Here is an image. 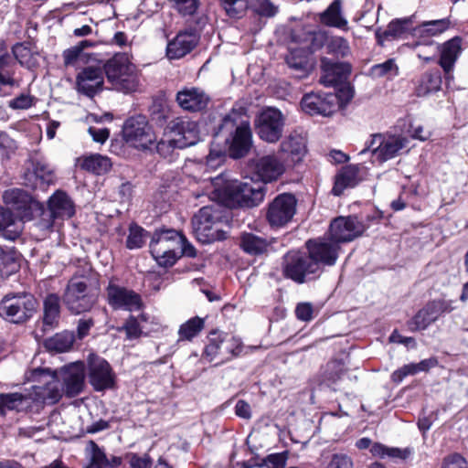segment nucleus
<instances>
[{
	"mask_svg": "<svg viewBox=\"0 0 468 468\" xmlns=\"http://www.w3.org/2000/svg\"><path fill=\"white\" fill-rule=\"evenodd\" d=\"M252 146V133L243 108H233L222 120L219 130L211 143L207 164L218 165L227 150L234 159L245 156Z\"/></svg>",
	"mask_w": 468,
	"mask_h": 468,
	"instance_id": "nucleus-1",
	"label": "nucleus"
},
{
	"mask_svg": "<svg viewBox=\"0 0 468 468\" xmlns=\"http://www.w3.org/2000/svg\"><path fill=\"white\" fill-rule=\"evenodd\" d=\"M103 72L114 90L134 91L139 85V72L127 53H116L103 65Z\"/></svg>",
	"mask_w": 468,
	"mask_h": 468,
	"instance_id": "nucleus-2",
	"label": "nucleus"
},
{
	"mask_svg": "<svg viewBox=\"0 0 468 468\" xmlns=\"http://www.w3.org/2000/svg\"><path fill=\"white\" fill-rule=\"evenodd\" d=\"M220 181H222L221 176L216 177L214 186L229 205L253 207L259 206L264 199L265 190L261 186H253L239 180H227L221 186Z\"/></svg>",
	"mask_w": 468,
	"mask_h": 468,
	"instance_id": "nucleus-3",
	"label": "nucleus"
},
{
	"mask_svg": "<svg viewBox=\"0 0 468 468\" xmlns=\"http://www.w3.org/2000/svg\"><path fill=\"white\" fill-rule=\"evenodd\" d=\"M37 302L28 292L7 293L0 301V316L14 323L27 321L37 311Z\"/></svg>",
	"mask_w": 468,
	"mask_h": 468,
	"instance_id": "nucleus-4",
	"label": "nucleus"
},
{
	"mask_svg": "<svg viewBox=\"0 0 468 468\" xmlns=\"http://www.w3.org/2000/svg\"><path fill=\"white\" fill-rule=\"evenodd\" d=\"M207 339L203 356L209 362L218 359V363H224L238 356L242 351L241 340L229 334L212 331Z\"/></svg>",
	"mask_w": 468,
	"mask_h": 468,
	"instance_id": "nucleus-5",
	"label": "nucleus"
},
{
	"mask_svg": "<svg viewBox=\"0 0 468 468\" xmlns=\"http://www.w3.org/2000/svg\"><path fill=\"white\" fill-rule=\"evenodd\" d=\"M63 301L73 314L89 312L97 303V296L90 290L87 279L72 277L66 288Z\"/></svg>",
	"mask_w": 468,
	"mask_h": 468,
	"instance_id": "nucleus-6",
	"label": "nucleus"
},
{
	"mask_svg": "<svg viewBox=\"0 0 468 468\" xmlns=\"http://www.w3.org/2000/svg\"><path fill=\"white\" fill-rule=\"evenodd\" d=\"M282 272L286 278L297 283L319 276L318 265L312 261L307 252L290 250L283 257Z\"/></svg>",
	"mask_w": 468,
	"mask_h": 468,
	"instance_id": "nucleus-7",
	"label": "nucleus"
},
{
	"mask_svg": "<svg viewBox=\"0 0 468 468\" xmlns=\"http://www.w3.org/2000/svg\"><path fill=\"white\" fill-rule=\"evenodd\" d=\"M453 300L444 298L429 301L408 322L410 331H422L435 323L441 315L452 313L455 307Z\"/></svg>",
	"mask_w": 468,
	"mask_h": 468,
	"instance_id": "nucleus-8",
	"label": "nucleus"
},
{
	"mask_svg": "<svg viewBox=\"0 0 468 468\" xmlns=\"http://www.w3.org/2000/svg\"><path fill=\"white\" fill-rule=\"evenodd\" d=\"M124 140L137 149H149L155 142V135L147 118L144 115L130 117L122 128Z\"/></svg>",
	"mask_w": 468,
	"mask_h": 468,
	"instance_id": "nucleus-9",
	"label": "nucleus"
},
{
	"mask_svg": "<svg viewBox=\"0 0 468 468\" xmlns=\"http://www.w3.org/2000/svg\"><path fill=\"white\" fill-rule=\"evenodd\" d=\"M297 199L292 194L278 195L268 206L266 219L272 228L287 225L296 213Z\"/></svg>",
	"mask_w": 468,
	"mask_h": 468,
	"instance_id": "nucleus-10",
	"label": "nucleus"
},
{
	"mask_svg": "<svg viewBox=\"0 0 468 468\" xmlns=\"http://www.w3.org/2000/svg\"><path fill=\"white\" fill-rule=\"evenodd\" d=\"M3 199L8 208L14 210L21 219L30 220L35 212L43 210V205L23 189H8L5 191Z\"/></svg>",
	"mask_w": 468,
	"mask_h": 468,
	"instance_id": "nucleus-11",
	"label": "nucleus"
},
{
	"mask_svg": "<svg viewBox=\"0 0 468 468\" xmlns=\"http://www.w3.org/2000/svg\"><path fill=\"white\" fill-rule=\"evenodd\" d=\"M287 167L286 161L278 153L257 157L250 163L254 176L263 183L278 180Z\"/></svg>",
	"mask_w": 468,
	"mask_h": 468,
	"instance_id": "nucleus-12",
	"label": "nucleus"
},
{
	"mask_svg": "<svg viewBox=\"0 0 468 468\" xmlns=\"http://www.w3.org/2000/svg\"><path fill=\"white\" fill-rule=\"evenodd\" d=\"M365 230V224L356 216L338 217L330 224L329 238L337 244L350 242Z\"/></svg>",
	"mask_w": 468,
	"mask_h": 468,
	"instance_id": "nucleus-13",
	"label": "nucleus"
},
{
	"mask_svg": "<svg viewBox=\"0 0 468 468\" xmlns=\"http://www.w3.org/2000/svg\"><path fill=\"white\" fill-rule=\"evenodd\" d=\"M89 382L96 391L112 388L115 375L110 364L102 357L90 355L88 358Z\"/></svg>",
	"mask_w": 468,
	"mask_h": 468,
	"instance_id": "nucleus-14",
	"label": "nucleus"
},
{
	"mask_svg": "<svg viewBox=\"0 0 468 468\" xmlns=\"http://www.w3.org/2000/svg\"><path fill=\"white\" fill-rule=\"evenodd\" d=\"M283 125L282 112L274 108L263 110L256 120L258 135L268 143H275L281 138Z\"/></svg>",
	"mask_w": 468,
	"mask_h": 468,
	"instance_id": "nucleus-15",
	"label": "nucleus"
},
{
	"mask_svg": "<svg viewBox=\"0 0 468 468\" xmlns=\"http://www.w3.org/2000/svg\"><path fill=\"white\" fill-rule=\"evenodd\" d=\"M305 246L312 261H315L318 265L319 275L323 272L324 266H333L335 264L340 248L332 239H309L306 241Z\"/></svg>",
	"mask_w": 468,
	"mask_h": 468,
	"instance_id": "nucleus-16",
	"label": "nucleus"
},
{
	"mask_svg": "<svg viewBox=\"0 0 468 468\" xmlns=\"http://www.w3.org/2000/svg\"><path fill=\"white\" fill-rule=\"evenodd\" d=\"M106 297L113 310L133 312L142 307V298L137 292L112 282L106 288Z\"/></svg>",
	"mask_w": 468,
	"mask_h": 468,
	"instance_id": "nucleus-17",
	"label": "nucleus"
},
{
	"mask_svg": "<svg viewBox=\"0 0 468 468\" xmlns=\"http://www.w3.org/2000/svg\"><path fill=\"white\" fill-rule=\"evenodd\" d=\"M168 132L182 149L194 145L199 140L198 125L187 118H176L168 125Z\"/></svg>",
	"mask_w": 468,
	"mask_h": 468,
	"instance_id": "nucleus-18",
	"label": "nucleus"
},
{
	"mask_svg": "<svg viewBox=\"0 0 468 468\" xmlns=\"http://www.w3.org/2000/svg\"><path fill=\"white\" fill-rule=\"evenodd\" d=\"M103 83V70L100 67H85L76 77V89L78 92L90 98L102 90Z\"/></svg>",
	"mask_w": 468,
	"mask_h": 468,
	"instance_id": "nucleus-19",
	"label": "nucleus"
},
{
	"mask_svg": "<svg viewBox=\"0 0 468 468\" xmlns=\"http://www.w3.org/2000/svg\"><path fill=\"white\" fill-rule=\"evenodd\" d=\"M337 98L334 93H314L305 94L301 101L303 111L310 115L320 114L323 116L331 115L336 105Z\"/></svg>",
	"mask_w": 468,
	"mask_h": 468,
	"instance_id": "nucleus-20",
	"label": "nucleus"
},
{
	"mask_svg": "<svg viewBox=\"0 0 468 468\" xmlns=\"http://www.w3.org/2000/svg\"><path fill=\"white\" fill-rule=\"evenodd\" d=\"M210 98L204 90L197 87H185L178 90L176 101L186 112H197L205 110Z\"/></svg>",
	"mask_w": 468,
	"mask_h": 468,
	"instance_id": "nucleus-21",
	"label": "nucleus"
},
{
	"mask_svg": "<svg viewBox=\"0 0 468 468\" xmlns=\"http://www.w3.org/2000/svg\"><path fill=\"white\" fill-rule=\"evenodd\" d=\"M33 374L36 378L41 376L47 378L43 386L35 387L36 394L45 402L55 403L58 401L65 389L61 387L58 375L49 369H36Z\"/></svg>",
	"mask_w": 468,
	"mask_h": 468,
	"instance_id": "nucleus-22",
	"label": "nucleus"
},
{
	"mask_svg": "<svg viewBox=\"0 0 468 468\" xmlns=\"http://www.w3.org/2000/svg\"><path fill=\"white\" fill-rule=\"evenodd\" d=\"M61 376L64 383L65 394L75 397L84 388L85 365L81 361L71 363L61 369Z\"/></svg>",
	"mask_w": 468,
	"mask_h": 468,
	"instance_id": "nucleus-23",
	"label": "nucleus"
},
{
	"mask_svg": "<svg viewBox=\"0 0 468 468\" xmlns=\"http://www.w3.org/2000/svg\"><path fill=\"white\" fill-rule=\"evenodd\" d=\"M306 152L305 138L294 133L282 142L278 154L286 161L287 165L291 166L301 162Z\"/></svg>",
	"mask_w": 468,
	"mask_h": 468,
	"instance_id": "nucleus-24",
	"label": "nucleus"
},
{
	"mask_svg": "<svg viewBox=\"0 0 468 468\" xmlns=\"http://www.w3.org/2000/svg\"><path fill=\"white\" fill-rule=\"evenodd\" d=\"M49 220L44 225L50 229L57 218L64 219L71 218L74 213V205L70 197L63 191H57L48 200Z\"/></svg>",
	"mask_w": 468,
	"mask_h": 468,
	"instance_id": "nucleus-25",
	"label": "nucleus"
},
{
	"mask_svg": "<svg viewBox=\"0 0 468 468\" xmlns=\"http://www.w3.org/2000/svg\"><path fill=\"white\" fill-rule=\"evenodd\" d=\"M199 37L194 29L179 32L169 41L166 55L171 59H177L188 54L198 43Z\"/></svg>",
	"mask_w": 468,
	"mask_h": 468,
	"instance_id": "nucleus-26",
	"label": "nucleus"
},
{
	"mask_svg": "<svg viewBox=\"0 0 468 468\" xmlns=\"http://www.w3.org/2000/svg\"><path fill=\"white\" fill-rule=\"evenodd\" d=\"M321 62L320 82L326 87H335L343 83L350 74V67L346 63L332 62L327 58H323Z\"/></svg>",
	"mask_w": 468,
	"mask_h": 468,
	"instance_id": "nucleus-27",
	"label": "nucleus"
},
{
	"mask_svg": "<svg viewBox=\"0 0 468 468\" xmlns=\"http://www.w3.org/2000/svg\"><path fill=\"white\" fill-rule=\"evenodd\" d=\"M439 64L442 68L446 80L452 79L454 64L462 53V38L454 37L439 47Z\"/></svg>",
	"mask_w": 468,
	"mask_h": 468,
	"instance_id": "nucleus-28",
	"label": "nucleus"
},
{
	"mask_svg": "<svg viewBox=\"0 0 468 468\" xmlns=\"http://www.w3.org/2000/svg\"><path fill=\"white\" fill-rule=\"evenodd\" d=\"M408 139L401 135H383L378 147L373 148V157L380 163L394 158L408 145Z\"/></svg>",
	"mask_w": 468,
	"mask_h": 468,
	"instance_id": "nucleus-29",
	"label": "nucleus"
},
{
	"mask_svg": "<svg viewBox=\"0 0 468 468\" xmlns=\"http://www.w3.org/2000/svg\"><path fill=\"white\" fill-rule=\"evenodd\" d=\"M9 208L0 207V233L7 240H16L20 237L24 221Z\"/></svg>",
	"mask_w": 468,
	"mask_h": 468,
	"instance_id": "nucleus-30",
	"label": "nucleus"
},
{
	"mask_svg": "<svg viewBox=\"0 0 468 468\" xmlns=\"http://www.w3.org/2000/svg\"><path fill=\"white\" fill-rule=\"evenodd\" d=\"M356 446L359 450H365L371 446L370 452L377 457L379 458H391V459H400L405 460L410 455V452L407 449L401 450L397 447H388L382 443L376 442L372 444V441L369 438H361L356 442Z\"/></svg>",
	"mask_w": 468,
	"mask_h": 468,
	"instance_id": "nucleus-31",
	"label": "nucleus"
},
{
	"mask_svg": "<svg viewBox=\"0 0 468 468\" xmlns=\"http://www.w3.org/2000/svg\"><path fill=\"white\" fill-rule=\"evenodd\" d=\"M319 21L326 27L348 30V21L343 14L341 0H334L324 12L320 13Z\"/></svg>",
	"mask_w": 468,
	"mask_h": 468,
	"instance_id": "nucleus-32",
	"label": "nucleus"
},
{
	"mask_svg": "<svg viewBox=\"0 0 468 468\" xmlns=\"http://www.w3.org/2000/svg\"><path fill=\"white\" fill-rule=\"evenodd\" d=\"M18 66L12 55L0 57V81L8 89L18 88L21 78L17 75Z\"/></svg>",
	"mask_w": 468,
	"mask_h": 468,
	"instance_id": "nucleus-33",
	"label": "nucleus"
},
{
	"mask_svg": "<svg viewBox=\"0 0 468 468\" xmlns=\"http://www.w3.org/2000/svg\"><path fill=\"white\" fill-rule=\"evenodd\" d=\"M78 164L81 169L99 176L108 173L112 166L111 159L100 154L83 155L78 159Z\"/></svg>",
	"mask_w": 468,
	"mask_h": 468,
	"instance_id": "nucleus-34",
	"label": "nucleus"
},
{
	"mask_svg": "<svg viewBox=\"0 0 468 468\" xmlns=\"http://www.w3.org/2000/svg\"><path fill=\"white\" fill-rule=\"evenodd\" d=\"M358 182V168L355 165H346L335 176L332 193L340 196L346 188L354 187Z\"/></svg>",
	"mask_w": 468,
	"mask_h": 468,
	"instance_id": "nucleus-35",
	"label": "nucleus"
},
{
	"mask_svg": "<svg viewBox=\"0 0 468 468\" xmlns=\"http://www.w3.org/2000/svg\"><path fill=\"white\" fill-rule=\"evenodd\" d=\"M31 402L32 399L28 395L18 392L0 393V414L5 415L8 410H24Z\"/></svg>",
	"mask_w": 468,
	"mask_h": 468,
	"instance_id": "nucleus-36",
	"label": "nucleus"
},
{
	"mask_svg": "<svg viewBox=\"0 0 468 468\" xmlns=\"http://www.w3.org/2000/svg\"><path fill=\"white\" fill-rule=\"evenodd\" d=\"M43 326L44 331L58 325L60 317V299L57 294H48L43 303Z\"/></svg>",
	"mask_w": 468,
	"mask_h": 468,
	"instance_id": "nucleus-37",
	"label": "nucleus"
},
{
	"mask_svg": "<svg viewBox=\"0 0 468 468\" xmlns=\"http://www.w3.org/2000/svg\"><path fill=\"white\" fill-rule=\"evenodd\" d=\"M92 450L90 464L86 468H117L122 463L119 456H107L94 441L90 442Z\"/></svg>",
	"mask_w": 468,
	"mask_h": 468,
	"instance_id": "nucleus-38",
	"label": "nucleus"
},
{
	"mask_svg": "<svg viewBox=\"0 0 468 468\" xmlns=\"http://www.w3.org/2000/svg\"><path fill=\"white\" fill-rule=\"evenodd\" d=\"M239 245L246 253L260 255L267 251L270 242L263 237L245 232L240 236Z\"/></svg>",
	"mask_w": 468,
	"mask_h": 468,
	"instance_id": "nucleus-39",
	"label": "nucleus"
},
{
	"mask_svg": "<svg viewBox=\"0 0 468 468\" xmlns=\"http://www.w3.org/2000/svg\"><path fill=\"white\" fill-rule=\"evenodd\" d=\"M441 76L439 71L426 72L420 80L416 87V94L419 97L436 92L441 89Z\"/></svg>",
	"mask_w": 468,
	"mask_h": 468,
	"instance_id": "nucleus-40",
	"label": "nucleus"
},
{
	"mask_svg": "<svg viewBox=\"0 0 468 468\" xmlns=\"http://www.w3.org/2000/svg\"><path fill=\"white\" fill-rule=\"evenodd\" d=\"M150 251L160 266H172L179 259V251L175 247L150 245Z\"/></svg>",
	"mask_w": 468,
	"mask_h": 468,
	"instance_id": "nucleus-41",
	"label": "nucleus"
},
{
	"mask_svg": "<svg viewBox=\"0 0 468 468\" xmlns=\"http://www.w3.org/2000/svg\"><path fill=\"white\" fill-rule=\"evenodd\" d=\"M309 56L308 51L304 48H292L286 57V63L290 68L299 70L304 75L310 68Z\"/></svg>",
	"mask_w": 468,
	"mask_h": 468,
	"instance_id": "nucleus-42",
	"label": "nucleus"
},
{
	"mask_svg": "<svg viewBox=\"0 0 468 468\" xmlns=\"http://www.w3.org/2000/svg\"><path fill=\"white\" fill-rule=\"evenodd\" d=\"M183 243V235L175 229H165L156 231L150 242V245L161 247L171 246L180 249Z\"/></svg>",
	"mask_w": 468,
	"mask_h": 468,
	"instance_id": "nucleus-43",
	"label": "nucleus"
},
{
	"mask_svg": "<svg viewBox=\"0 0 468 468\" xmlns=\"http://www.w3.org/2000/svg\"><path fill=\"white\" fill-rule=\"evenodd\" d=\"M407 31V20H392L385 30L378 29L376 37L378 44L382 45L384 41L401 37Z\"/></svg>",
	"mask_w": 468,
	"mask_h": 468,
	"instance_id": "nucleus-44",
	"label": "nucleus"
},
{
	"mask_svg": "<svg viewBox=\"0 0 468 468\" xmlns=\"http://www.w3.org/2000/svg\"><path fill=\"white\" fill-rule=\"evenodd\" d=\"M222 217L220 206L213 204L201 207L192 219V225L196 224H217Z\"/></svg>",
	"mask_w": 468,
	"mask_h": 468,
	"instance_id": "nucleus-45",
	"label": "nucleus"
},
{
	"mask_svg": "<svg viewBox=\"0 0 468 468\" xmlns=\"http://www.w3.org/2000/svg\"><path fill=\"white\" fill-rule=\"evenodd\" d=\"M75 341V335L72 331H63L56 334L47 340L46 346L48 349L57 352H66L69 350Z\"/></svg>",
	"mask_w": 468,
	"mask_h": 468,
	"instance_id": "nucleus-46",
	"label": "nucleus"
},
{
	"mask_svg": "<svg viewBox=\"0 0 468 468\" xmlns=\"http://www.w3.org/2000/svg\"><path fill=\"white\" fill-rule=\"evenodd\" d=\"M292 37L303 44L302 48H304L305 50L308 51V54L311 55L316 50L320 49L326 41V36L323 32H312L309 31L304 33L303 39H300L295 33Z\"/></svg>",
	"mask_w": 468,
	"mask_h": 468,
	"instance_id": "nucleus-47",
	"label": "nucleus"
},
{
	"mask_svg": "<svg viewBox=\"0 0 468 468\" xmlns=\"http://www.w3.org/2000/svg\"><path fill=\"white\" fill-rule=\"evenodd\" d=\"M204 326V319L198 316L190 318L180 325L178 330L179 340H192L203 330Z\"/></svg>",
	"mask_w": 468,
	"mask_h": 468,
	"instance_id": "nucleus-48",
	"label": "nucleus"
},
{
	"mask_svg": "<svg viewBox=\"0 0 468 468\" xmlns=\"http://www.w3.org/2000/svg\"><path fill=\"white\" fill-rule=\"evenodd\" d=\"M16 259L15 251H5L0 247V277H7L16 271Z\"/></svg>",
	"mask_w": 468,
	"mask_h": 468,
	"instance_id": "nucleus-49",
	"label": "nucleus"
},
{
	"mask_svg": "<svg viewBox=\"0 0 468 468\" xmlns=\"http://www.w3.org/2000/svg\"><path fill=\"white\" fill-rule=\"evenodd\" d=\"M171 7L176 10L181 16H194L199 6L200 0H168Z\"/></svg>",
	"mask_w": 468,
	"mask_h": 468,
	"instance_id": "nucleus-50",
	"label": "nucleus"
},
{
	"mask_svg": "<svg viewBox=\"0 0 468 468\" xmlns=\"http://www.w3.org/2000/svg\"><path fill=\"white\" fill-rule=\"evenodd\" d=\"M216 224H196L193 225L194 233L197 239L202 243H211L218 239Z\"/></svg>",
	"mask_w": 468,
	"mask_h": 468,
	"instance_id": "nucleus-51",
	"label": "nucleus"
},
{
	"mask_svg": "<svg viewBox=\"0 0 468 468\" xmlns=\"http://www.w3.org/2000/svg\"><path fill=\"white\" fill-rule=\"evenodd\" d=\"M249 8L256 15L263 17H272L278 12V7L269 0H248Z\"/></svg>",
	"mask_w": 468,
	"mask_h": 468,
	"instance_id": "nucleus-52",
	"label": "nucleus"
},
{
	"mask_svg": "<svg viewBox=\"0 0 468 468\" xmlns=\"http://www.w3.org/2000/svg\"><path fill=\"white\" fill-rule=\"evenodd\" d=\"M34 173L37 178L46 185H51L55 181V175L51 165L44 160L36 161L34 164Z\"/></svg>",
	"mask_w": 468,
	"mask_h": 468,
	"instance_id": "nucleus-53",
	"label": "nucleus"
},
{
	"mask_svg": "<svg viewBox=\"0 0 468 468\" xmlns=\"http://www.w3.org/2000/svg\"><path fill=\"white\" fill-rule=\"evenodd\" d=\"M146 239V231L137 226V225H131L129 229V235L127 237L126 240V247L129 250H135L142 248L144 244Z\"/></svg>",
	"mask_w": 468,
	"mask_h": 468,
	"instance_id": "nucleus-54",
	"label": "nucleus"
},
{
	"mask_svg": "<svg viewBox=\"0 0 468 468\" xmlns=\"http://www.w3.org/2000/svg\"><path fill=\"white\" fill-rule=\"evenodd\" d=\"M287 456L284 452L268 455L261 463L245 464L243 468H284Z\"/></svg>",
	"mask_w": 468,
	"mask_h": 468,
	"instance_id": "nucleus-55",
	"label": "nucleus"
},
{
	"mask_svg": "<svg viewBox=\"0 0 468 468\" xmlns=\"http://www.w3.org/2000/svg\"><path fill=\"white\" fill-rule=\"evenodd\" d=\"M327 52L336 57L345 58L350 54V48L346 39L342 37H333L326 44Z\"/></svg>",
	"mask_w": 468,
	"mask_h": 468,
	"instance_id": "nucleus-56",
	"label": "nucleus"
},
{
	"mask_svg": "<svg viewBox=\"0 0 468 468\" xmlns=\"http://www.w3.org/2000/svg\"><path fill=\"white\" fill-rule=\"evenodd\" d=\"M222 6L230 18H239L249 8L248 0H221Z\"/></svg>",
	"mask_w": 468,
	"mask_h": 468,
	"instance_id": "nucleus-57",
	"label": "nucleus"
},
{
	"mask_svg": "<svg viewBox=\"0 0 468 468\" xmlns=\"http://www.w3.org/2000/svg\"><path fill=\"white\" fill-rule=\"evenodd\" d=\"M13 55L16 62L22 66L30 67L33 63V54L29 48L22 43H17L13 47Z\"/></svg>",
	"mask_w": 468,
	"mask_h": 468,
	"instance_id": "nucleus-58",
	"label": "nucleus"
},
{
	"mask_svg": "<svg viewBox=\"0 0 468 468\" xmlns=\"http://www.w3.org/2000/svg\"><path fill=\"white\" fill-rule=\"evenodd\" d=\"M176 148H179L177 142H176V139L169 132L165 135V138L161 139L155 145L156 152L164 158L172 156Z\"/></svg>",
	"mask_w": 468,
	"mask_h": 468,
	"instance_id": "nucleus-59",
	"label": "nucleus"
},
{
	"mask_svg": "<svg viewBox=\"0 0 468 468\" xmlns=\"http://www.w3.org/2000/svg\"><path fill=\"white\" fill-rule=\"evenodd\" d=\"M16 149V142L7 133H0V160L10 159Z\"/></svg>",
	"mask_w": 468,
	"mask_h": 468,
	"instance_id": "nucleus-60",
	"label": "nucleus"
},
{
	"mask_svg": "<svg viewBox=\"0 0 468 468\" xmlns=\"http://www.w3.org/2000/svg\"><path fill=\"white\" fill-rule=\"evenodd\" d=\"M451 25L449 18H443L439 20H431L424 22L422 27L426 32L432 36H436L446 31Z\"/></svg>",
	"mask_w": 468,
	"mask_h": 468,
	"instance_id": "nucleus-61",
	"label": "nucleus"
},
{
	"mask_svg": "<svg viewBox=\"0 0 468 468\" xmlns=\"http://www.w3.org/2000/svg\"><path fill=\"white\" fill-rule=\"evenodd\" d=\"M398 67L395 60L390 58L383 63L374 65L371 69V72L376 77H383L388 74H398Z\"/></svg>",
	"mask_w": 468,
	"mask_h": 468,
	"instance_id": "nucleus-62",
	"label": "nucleus"
},
{
	"mask_svg": "<svg viewBox=\"0 0 468 468\" xmlns=\"http://www.w3.org/2000/svg\"><path fill=\"white\" fill-rule=\"evenodd\" d=\"M122 329L125 332L127 338L130 340L136 339L142 335V328L138 320L133 315L129 316Z\"/></svg>",
	"mask_w": 468,
	"mask_h": 468,
	"instance_id": "nucleus-63",
	"label": "nucleus"
},
{
	"mask_svg": "<svg viewBox=\"0 0 468 468\" xmlns=\"http://www.w3.org/2000/svg\"><path fill=\"white\" fill-rule=\"evenodd\" d=\"M127 458L131 468H152L153 466L152 459L147 453L131 452L127 455Z\"/></svg>",
	"mask_w": 468,
	"mask_h": 468,
	"instance_id": "nucleus-64",
	"label": "nucleus"
}]
</instances>
